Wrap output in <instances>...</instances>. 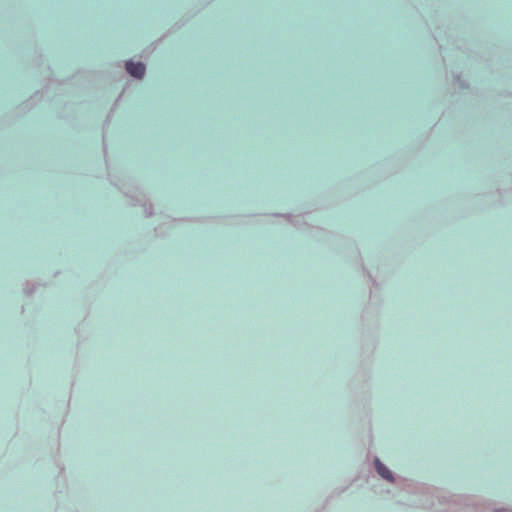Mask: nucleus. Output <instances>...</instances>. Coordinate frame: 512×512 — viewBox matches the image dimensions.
<instances>
[{"instance_id": "2", "label": "nucleus", "mask_w": 512, "mask_h": 512, "mask_svg": "<svg viewBox=\"0 0 512 512\" xmlns=\"http://www.w3.org/2000/svg\"><path fill=\"white\" fill-rule=\"evenodd\" d=\"M375 466H376V470H377L378 474L382 478H384L388 481L393 480L391 471L383 463H381L378 459H376V461H375Z\"/></svg>"}, {"instance_id": "1", "label": "nucleus", "mask_w": 512, "mask_h": 512, "mask_svg": "<svg viewBox=\"0 0 512 512\" xmlns=\"http://www.w3.org/2000/svg\"><path fill=\"white\" fill-rule=\"evenodd\" d=\"M127 72L136 78H142L145 74V66L142 63H134L129 61L126 63Z\"/></svg>"}]
</instances>
